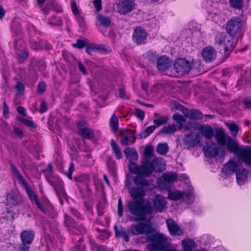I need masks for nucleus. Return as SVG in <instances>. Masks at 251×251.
Here are the masks:
<instances>
[{
    "instance_id": "obj_1",
    "label": "nucleus",
    "mask_w": 251,
    "mask_h": 251,
    "mask_svg": "<svg viewBox=\"0 0 251 251\" xmlns=\"http://www.w3.org/2000/svg\"><path fill=\"white\" fill-rule=\"evenodd\" d=\"M153 156V147L148 146L145 149L144 158L140 165H138L133 162H130L128 165L130 171L137 175L133 177V180L135 184L140 187L143 188L149 186L150 182L144 177L150 176L159 164V159L157 157L151 160Z\"/></svg>"
},
{
    "instance_id": "obj_2",
    "label": "nucleus",
    "mask_w": 251,
    "mask_h": 251,
    "mask_svg": "<svg viewBox=\"0 0 251 251\" xmlns=\"http://www.w3.org/2000/svg\"><path fill=\"white\" fill-rule=\"evenodd\" d=\"M165 199L159 195L156 196L153 200V206L149 201H146L143 203L142 201H131L127 204L128 209L132 215L135 216L129 217L130 221L139 222L144 221L148 215L154 212H162L167 209Z\"/></svg>"
},
{
    "instance_id": "obj_3",
    "label": "nucleus",
    "mask_w": 251,
    "mask_h": 251,
    "mask_svg": "<svg viewBox=\"0 0 251 251\" xmlns=\"http://www.w3.org/2000/svg\"><path fill=\"white\" fill-rule=\"evenodd\" d=\"M225 146H226L228 151L241 157L245 163L251 165V151L250 150L239 147L237 142L230 136H227Z\"/></svg>"
},
{
    "instance_id": "obj_4",
    "label": "nucleus",
    "mask_w": 251,
    "mask_h": 251,
    "mask_svg": "<svg viewBox=\"0 0 251 251\" xmlns=\"http://www.w3.org/2000/svg\"><path fill=\"white\" fill-rule=\"evenodd\" d=\"M47 180L56 192L60 203L63 204L64 200L68 201V196L65 191L63 181L58 177L54 176H48Z\"/></svg>"
},
{
    "instance_id": "obj_5",
    "label": "nucleus",
    "mask_w": 251,
    "mask_h": 251,
    "mask_svg": "<svg viewBox=\"0 0 251 251\" xmlns=\"http://www.w3.org/2000/svg\"><path fill=\"white\" fill-rule=\"evenodd\" d=\"M243 26V19L240 17H232L226 23L227 33L232 37L239 35Z\"/></svg>"
},
{
    "instance_id": "obj_6",
    "label": "nucleus",
    "mask_w": 251,
    "mask_h": 251,
    "mask_svg": "<svg viewBox=\"0 0 251 251\" xmlns=\"http://www.w3.org/2000/svg\"><path fill=\"white\" fill-rule=\"evenodd\" d=\"M150 241H152L148 246L151 251H158L166 247L167 238L160 233H155L148 236Z\"/></svg>"
},
{
    "instance_id": "obj_7",
    "label": "nucleus",
    "mask_w": 251,
    "mask_h": 251,
    "mask_svg": "<svg viewBox=\"0 0 251 251\" xmlns=\"http://www.w3.org/2000/svg\"><path fill=\"white\" fill-rule=\"evenodd\" d=\"M233 37L224 32L218 33L215 38V42L223 48L226 53L233 49L235 46Z\"/></svg>"
},
{
    "instance_id": "obj_8",
    "label": "nucleus",
    "mask_w": 251,
    "mask_h": 251,
    "mask_svg": "<svg viewBox=\"0 0 251 251\" xmlns=\"http://www.w3.org/2000/svg\"><path fill=\"white\" fill-rule=\"evenodd\" d=\"M11 167L12 174L14 177L17 179L18 182L26 189L31 201L32 202H34V201L38 199L37 196L29 189L27 182L16 166L13 164H11Z\"/></svg>"
},
{
    "instance_id": "obj_9",
    "label": "nucleus",
    "mask_w": 251,
    "mask_h": 251,
    "mask_svg": "<svg viewBox=\"0 0 251 251\" xmlns=\"http://www.w3.org/2000/svg\"><path fill=\"white\" fill-rule=\"evenodd\" d=\"M174 68L178 75H183L189 72L191 69V65L185 59L178 58L174 63Z\"/></svg>"
},
{
    "instance_id": "obj_10",
    "label": "nucleus",
    "mask_w": 251,
    "mask_h": 251,
    "mask_svg": "<svg viewBox=\"0 0 251 251\" xmlns=\"http://www.w3.org/2000/svg\"><path fill=\"white\" fill-rule=\"evenodd\" d=\"M176 173L167 172L163 174L162 178L159 181L158 185L162 189L169 190L171 187V184L174 183L177 178Z\"/></svg>"
},
{
    "instance_id": "obj_11",
    "label": "nucleus",
    "mask_w": 251,
    "mask_h": 251,
    "mask_svg": "<svg viewBox=\"0 0 251 251\" xmlns=\"http://www.w3.org/2000/svg\"><path fill=\"white\" fill-rule=\"evenodd\" d=\"M130 231L134 235L142 234H149L153 231L152 227L149 224L139 223L137 224L132 225L130 226Z\"/></svg>"
},
{
    "instance_id": "obj_12",
    "label": "nucleus",
    "mask_w": 251,
    "mask_h": 251,
    "mask_svg": "<svg viewBox=\"0 0 251 251\" xmlns=\"http://www.w3.org/2000/svg\"><path fill=\"white\" fill-rule=\"evenodd\" d=\"M147 35V32L144 28L136 26L133 32L132 40L137 45L144 44L146 43Z\"/></svg>"
},
{
    "instance_id": "obj_13",
    "label": "nucleus",
    "mask_w": 251,
    "mask_h": 251,
    "mask_svg": "<svg viewBox=\"0 0 251 251\" xmlns=\"http://www.w3.org/2000/svg\"><path fill=\"white\" fill-rule=\"evenodd\" d=\"M65 224L70 230H71L72 228L75 229L76 231L74 232L76 234H84L86 232L85 227L82 225H79L75 223L73 218L66 215H65Z\"/></svg>"
},
{
    "instance_id": "obj_14",
    "label": "nucleus",
    "mask_w": 251,
    "mask_h": 251,
    "mask_svg": "<svg viewBox=\"0 0 251 251\" xmlns=\"http://www.w3.org/2000/svg\"><path fill=\"white\" fill-rule=\"evenodd\" d=\"M134 6L132 0H120L117 4V10L120 14L126 15L133 10Z\"/></svg>"
},
{
    "instance_id": "obj_15",
    "label": "nucleus",
    "mask_w": 251,
    "mask_h": 251,
    "mask_svg": "<svg viewBox=\"0 0 251 251\" xmlns=\"http://www.w3.org/2000/svg\"><path fill=\"white\" fill-rule=\"evenodd\" d=\"M71 8L74 15L79 24V25L80 27L85 28L86 27L85 18L82 14L81 10H79L78 8L75 0H71Z\"/></svg>"
},
{
    "instance_id": "obj_16",
    "label": "nucleus",
    "mask_w": 251,
    "mask_h": 251,
    "mask_svg": "<svg viewBox=\"0 0 251 251\" xmlns=\"http://www.w3.org/2000/svg\"><path fill=\"white\" fill-rule=\"evenodd\" d=\"M201 142V137L198 134L191 132L185 135L184 144L188 148L197 146Z\"/></svg>"
},
{
    "instance_id": "obj_17",
    "label": "nucleus",
    "mask_w": 251,
    "mask_h": 251,
    "mask_svg": "<svg viewBox=\"0 0 251 251\" xmlns=\"http://www.w3.org/2000/svg\"><path fill=\"white\" fill-rule=\"evenodd\" d=\"M129 193L134 200L133 201H142L144 203L146 201L142 200L146 195V190L142 187L134 186L129 188Z\"/></svg>"
},
{
    "instance_id": "obj_18",
    "label": "nucleus",
    "mask_w": 251,
    "mask_h": 251,
    "mask_svg": "<svg viewBox=\"0 0 251 251\" xmlns=\"http://www.w3.org/2000/svg\"><path fill=\"white\" fill-rule=\"evenodd\" d=\"M85 123L83 121H80L77 124L78 128V134L82 137L90 139L94 137V134L92 129L85 127Z\"/></svg>"
},
{
    "instance_id": "obj_19",
    "label": "nucleus",
    "mask_w": 251,
    "mask_h": 251,
    "mask_svg": "<svg viewBox=\"0 0 251 251\" xmlns=\"http://www.w3.org/2000/svg\"><path fill=\"white\" fill-rule=\"evenodd\" d=\"M203 150L206 157L213 158L217 156L221 149L215 143H212L210 145H204Z\"/></svg>"
},
{
    "instance_id": "obj_20",
    "label": "nucleus",
    "mask_w": 251,
    "mask_h": 251,
    "mask_svg": "<svg viewBox=\"0 0 251 251\" xmlns=\"http://www.w3.org/2000/svg\"><path fill=\"white\" fill-rule=\"evenodd\" d=\"M216 51L211 47L204 48L201 51V56L207 62L213 61L216 57Z\"/></svg>"
},
{
    "instance_id": "obj_21",
    "label": "nucleus",
    "mask_w": 251,
    "mask_h": 251,
    "mask_svg": "<svg viewBox=\"0 0 251 251\" xmlns=\"http://www.w3.org/2000/svg\"><path fill=\"white\" fill-rule=\"evenodd\" d=\"M166 224L170 233L172 236H180L183 234L182 229L179 227L176 222L172 218L166 221Z\"/></svg>"
},
{
    "instance_id": "obj_22",
    "label": "nucleus",
    "mask_w": 251,
    "mask_h": 251,
    "mask_svg": "<svg viewBox=\"0 0 251 251\" xmlns=\"http://www.w3.org/2000/svg\"><path fill=\"white\" fill-rule=\"evenodd\" d=\"M172 60L165 56L160 57L156 63V66L159 71L164 72L171 67Z\"/></svg>"
},
{
    "instance_id": "obj_23",
    "label": "nucleus",
    "mask_w": 251,
    "mask_h": 251,
    "mask_svg": "<svg viewBox=\"0 0 251 251\" xmlns=\"http://www.w3.org/2000/svg\"><path fill=\"white\" fill-rule=\"evenodd\" d=\"M20 238L23 244L30 245L34 238V232L32 230H25L20 234Z\"/></svg>"
},
{
    "instance_id": "obj_24",
    "label": "nucleus",
    "mask_w": 251,
    "mask_h": 251,
    "mask_svg": "<svg viewBox=\"0 0 251 251\" xmlns=\"http://www.w3.org/2000/svg\"><path fill=\"white\" fill-rule=\"evenodd\" d=\"M6 201L10 206H16L21 201V197L17 193L11 191L7 194Z\"/></svg>"
},
{
    "instance_id": "obj_25",
    "label": "nucleus",
    "mask_w": 251,
    "mask_h": 251,
    "mask_svg": "<svg viewBox=\"0 0 251 251\" xmlns=\"http://www.w3.org/2000/svg\"><path fill=\"white\" fill-rule=\"evenodd\" d=\"M215 138L219 145L224 146L227 139V136L225 134L223 129L218 128L215 129Z\"/></svg>"
},
{
    "instance_id": "obj_26",
    "label": "nucleus",
    "mask_w": 251,
    "mask_h": 251,
    "mask_svg": "<svg viewBox=\"0 0 251 251\" xmlns=\"http://www.w3.org/2000/svg\"><path fill=\"white\" fill-rule=\"evenodd\" d=\"M235 173L237 183L240 185L244 184L248 178V171L246 169H239Z\"/></svg>"
},
{
    "instance_id": "obj_27",
    "label": "nucleus",
    "mask_w": 251,
    "mask_h": 251,
    "mask_svg": "<svg viewBox=\"0 0 251 251\" xmlns=\"http://www.w3.org/2000/svg\"><path fill=\"white\" fill-rule=\"evenodd\" d=\"M205 138L209 139H212L214 135V131L210 126L201 125L197 128Z\"/></svg>"
},
{
    "instance_id": "obj_28",
    "label": "nucleus",
    "mask_w": 251,
    "mask_h": 251,
    "mask_svg": "<svg viewBox=\"0 0 251 251\" xmlns=\"http://www.w3.org/2000/svg\"><path fill=\"white\" fill-rule=\"evenodd\" d=\"M237 168V163L234 161L230 160L224 165L223 170L226 174H233L235 172Z\"/></svg>"
},
{
    "instance_id": "obj_29",
    "label": "nucleus",
    "mask_w": 251,
    "mask_h": 251,
    "mask_svg": "<svg viewBox=\"0 0 251 251\" xmlns=\"http://www.w3.org/2000/svg\"><path fill=\"white\" fill-rule=\"evenodd\" d=\"M186 117L191 119H199L202 118V114L198 109L189 110L185 109L183 111Z\"/></svg>"
},
{
    "instance_id": "obj_30",
    "label": "nucleus",
    "mask_w": 251,
    "mask_h": 251,
    "mask_svg": "<svg viewBox=\"0 0 251 251\" xmlns=\"http://www.w3.org/2000/svg\"><path fill=\"white\" fill-rule=\"evenodd\" d=\"M114 230L116 238L123 237L126 242L129 241V236L126 231V229L123 227H121L120 228L118 227L116 225L114 226Z\"/></svg>"
},
{
    "instance_id": "obj_31",
    "label": "nucleus",
    "mask_w": 251,
    "mask_h": 251,
    "mask_svg": "<svg viewBox=\"0 0 251 251\" xmlns=\"http://www.w3.org/2000/svg\"><path fill=\"white\" fill-rule=\"evenodd\" d=\"M124 153L126 155L127 159L131 161L137 160L138 158V153L137 151L133 148H127L126 149L124 150ZM130 162H131V161Z\"/></svg>"
},
{
    "instance_id": "obj_32",
    "label": "nucleus",
    "mask_w": 251,
    "mask_h": 251,
    "mask_svg": "<svg viewBox=\"0 0 251 251\" xmlns=\"http://www.w3.org/2000/svg\"><path fill=\"white\" fill-rule=\"evenodd\" d=\"M97 19L105 27L109 26L111 23V20L109 17L104 16L99 13L97 15Z\"/></svg>"
},
{
    "instance_id": "obj_33",
    "label": "nucleus",
    "mask_w": 251,
    "mask_h": 251,
    "mask_svg": "<svg viewBox=\"0 0 251 251\" xmlns=\"http://www.w3.org/2000/svg\"><path fill=\"white\" fill-rule=\"evenodd\" d=\"M195 242L190 239H185L182 241V245L185 251H191L195 248Z\"/></svg>"
},
{
    "instance_id": "obj_34",
    "label": "nucleus",
    "mask_w": 251,
    "mask_h": 251,
    "mask_svg": "<svg viewBox=\"0 0 251 251\" xmlns=\"http://www.w3.org/2000/svg\"><path fill=\"white\" fill-rule=\"evenodd\" d=\"M169 146L167 143H159L156 147V152L162 155H164L167 153L169 151Z\"/></svg>"
},
{
    "instance_id": "obj_35",
    "label": "nucleus",
    "mask_w": 251,
    "mask_h": 251,
    "mask_svg": "<svg viewBox=\"0 0 251 251\" xmlns=\"http://www.w3.org/2000/svg\"><path fill=\"white\" fill-rule=\"evenodd\" d=\"M177 130V126L175 124L163 126L160 129V132L165 134H173Z\"/></svg>"
},
{
    "instance_id": "obj_36",
    "label": "nucleus",
    "mask_w": 251,
    "mask_h": 251,
    "mask_svg": "<svg viewBox=\"0 0 251 251\" xmlns=\"http://www.w3.org/2000/svg\"><path fill=\"white\" fill-rule=\"evenodd\" d=\"M111 146L112 150L114 153L116 158L120 159L122 158V155L119 146L117 144L114 139L111 140Z\"/></svg>"
},
{
    "instance_id": "obj_37",
    "label": "nucleus",
    "mask_w": 251,
    "mask_h": 251,
    "mask_svg": "<svg viewBox=\"0 0 251 251\" xmlns=\"http://www.w3.org/2000/svg\"><path fill=\"white\" fill-rule=\"evenodd\" d=\"M183 197V193L178 190L170 191L168 194V198L173 201L178 200Z\"/></svg>"
},
{
    "instance_id": "obj_38",
    "label": "nucleus",
    "mask_w": 251,
    "mask_h": 251,
    "mask_svg": "<svg viewBox=\"0 0 251 251\" xmlns=\"http://www.w3.org/2000/svg\"><path fill=\"white\" fill-rule=\"evenodd\" d=\"M110 125L114 132H116L118 129L119 122L115 114L112 116L110 121Z\"/></svg>"
},
{
    "instance_id": "obj_39",
    "label": "nucleus",
    "mask_w": 251,
    "mask_h": 251,
    "mask_svg": "<svg viewBox=\"0 0 251 251\" xmlns=\"http://www.w3.org/2000/svg\"><path fill=\"white\" fill-rule=\"evenodd\" d=\"M146 58L151 63H154L159 58L155 52L152 51H149L146 54Z\"/></svg>"
},
{
    "instance_id": "obj_40",
    "label": "nucleus",
    "mask_w": 251,
    "mask_h": 251,
    "mask_svg": "<svg viewBox=\"0 0 251 251\" xmlns=\"http://www.w3.org/2000/svg\"><path fill=\"white\" fill-rule=\"evenodd\" d=\"M87 43V41L86 39H78L76 40V42L75 43L73 44L72 46L74 48L81 49L84 48L86 46Z\"/></svg>"
},
{
    "instance_id": "obj_41",
    "label": "nucleus",
    "mask_w": 251,
    "mask_h": 251,
    "mask_svg": "<svg viewBox=\"0 0 251 251\" xmlns=\"http://www.w3.org/2000/svg\"><path fill=\"white\" fill-rule=\"evenodd\" d=\"M168 121V118L167 116H162L157 119H154L153 123L156 126H159L166 124Z\"/></svg>"
},
{
    "instance_id": "obj_42",
    "label": "nucleus",
    "mask_w": 251,
    "mask_h": 251,
    "mask_svg": "<svg viewBox=\"0 0 251 251\" xmlns=\"http://www.w3.org/2000/svg\"><path fill=\"white\" fill-rule=\"evenodd\" d=\"M227 126L230 130L232 135L234 136H236L239 130L238 126L235 123H228L227 124Z\"/></svg>"
},
{
    "instance_id": "obj_43",
    "label": "nucleus",
    "mask_w": 251,
    "mask_h": 251,
    "mask_svg": "<svg viewBox=\"0 0 251 251\" xmlns=\"http://www.w3.org/2000/svg\"><path fill=\"white\" fill-rule=\"evenodd\" d=\"M231 6L236 9H241L244 5L242 0H229Z\"/></svg>"
},
{
    "instance_id": "obj_44",
    "label": "nucleus",
    "mask_w": 251,
    "mask_h": 251,
    "mask_svg": "<svg viewBox=\"0 0 251 251\" xmlns=\"http://www.w3.org/2000/svg\"><path fill=\"white\" fill-rule=\"evenodd\" d=\"M62 23V20L59 17L57 18L55 15L52 16L49 21L50 25L54 26L61 25Z\"/></svg>"
},
{
    "instance_id": "obj_45",
    "label": "nucleus",
    "mask_w": 251,
    "mask_h": 251,
    "mask_svg": "<svg viewBox=\"0 0 251 251\" xmlns=\"http://www.w3.org/2000/svg\"><path fill=\"white\" fill-rule=\"evenodd\" d=\"M156 128V126H151L146 128L145 131L144 132V135L140 134L139 136L141 138L144 137L146 138L148 137Z\"/></svg>"
},
{
    "instance_id": "obj_46",
    "label": "nucleus",
    "mask_w": 251,
    "mask_h": 251,
    "mask_svg": "<svg viewBox=\"0 0 251 251\" xmlns=\"http://www.w3.org/2000/svg\"><path fill=\"white\" fill-rule=\"evenodd\" d=\"M74 179L77 182L80 183H83L85 185L86 183H89L90 178L88 176L84 175L77 177H75Z\"/></svg>"
},
{
    "instance_id": "obj_47",
    "label": "nucleus",
    "mask_w": 251,
    "mask_h": 251,
    "mask_svg": "<svg viewBox=\"0 0 251 251\" xmlns=\"http://www.w3.org/2000/svg\"><path fill=\"white\" fill-rule=\"evenodd\" d=\"M117 210L119 216L122 217L123 216L124 207L121 197L118 198Z\"/></svg>"
},
{
    "instance_id": "obj_48",
    "label": "nucleus",
    "mask_w": 251,
    "mask_h": 251,
    "mask_svg": "<svg viewBox=\"0 0 251 251\" xmlns=\"http://www.w3.org/2000/svg\"><path fill=\"white\" fill-rule=\"evenodd\" d=\"M172 118L177 123H184L186 121L185 117L179 114H174Z\"/></svg>"
},
{
    "instance_id": "obj_49",
    "label": "nucleus",
    "mask_w": 251,
    "mask_h": 251,
    "mask_svg": "<svg viewBox=\"0 0 251 251\" xmlns=\"http://www.w3.org/2000/svg\"><path fill=\"white\" fill-rule=\"evenodd\" d=\"M85 47L86 52L88 54L92 55L94 51L96 50V48H97V45L94 44H89L88 43Z\"/></svg>"
},
{
    "instance_id": "obj_50",
    "label": "nucleus",
    "mask_w": 251,
    "mask_h": 251,
    "mask_svg": "<svg viewBox=\"0 0 251 251\" xmlns=\"http://www.w3.org/2000/svg\"><path fill=\"white\" fill-rule=\"evenodd\" d=\"M183 193V197L182 199L187 202H190L191 198L193 196L192 193L190 191H186L182 192Z\"/></svg>"
},
{
    "instance_id": "obj_51",
    "label": "nucleus",
    "mask_w": 251,
    "mask_h": 251,
    "mask_svg": "<svg viewBox=\"0 0 251 251\" xmlns=\"http://www.w3.org/2000/svg\"><path fill=\"white\" fill-rule=\"evenodd\" d=\"M71 213L74 216L76 217L79 220H83V216L81 214V213L75 208L74 207L70 208Z\"/></svg>"
},
{
    "instance_id": "obj_52",
    "label": "nucleus",
    "mask_w": 251,
    "mask_h": 251,
    "mask_svg": "<svg viewBox=\"0 0 251 251\" xmlns=\"http://www.w3.org/2000/svg\"><path fill=\"white\" fill-rule=\"evenodd\" d=\"M91 245L92 247L96 249L98 251H108L105 247L101 245H99L94 241L91 242Z\"/></svg>"
},
{
    "instance_id": "obj_53",
    "label": "nucleus",
    "mask_w": 251,
    "mask_h": 251,
    "mask_svg": "<svg viewBox=\"0 0 251 251\" xmlns=\"http://www.w3.org/2000/svg\"><path fill=\"white\" fill-rule=\"evenodd\" d=\"M12 29L16 35L20 34L22 31L20 25L16 23L12 25Z\"/></svg>"
},
{
    "instance_id": "obj_54",
    "label": "nucleus",
    "mask_w": 251,
    "mask_h": 251,
    "mask_svg": "<svg viewBox=\"0 0 251 251\" xmlns=\"http://www.w3.org/2000/svg\"><path fill=\"white\" fill-rule=\"evenodd\" d=\"M20 121L22 123L25 124L26 126L29 127L35 128V125L32 121L30 120L25 118H22L21 119Z\"/></svg>"
},
{
    "instance_id": "obj_55",
    "label": "nucleus",
    "mask_w": 251,
    "mask_h": 251,
    "mask_svg": "<svg viewBox=\"0 0 251 251\" xmlns=\"http://www.w3.org/2000/svg\"><path fill=\"white\" fill-rule=\"evenodd\" d=\"M74 164L73 163L71 162L70 164V166L68 172L65 173V175L70 179H72V174L74 171Z\"/></svg>"
},
{
    "instance_id": "obj_56",
    "label": "nucleus",
    "mask_w": 251,
    "mask_h": 251,
    "mask_svg": "<svg viewBox=\"0 0 251 251\" xmlns=\"http://www.w3.org/2000/svg\"><path fill=\"white\" fill-rule=\"evenodd\" d=\"M15 88L17 90L19 94H22L25 90V86L22 82H18L15 86Z\"/></svg>"
},
{
    "instance_id": "obj_57",
    "label": "nucleus",
    "mask_w": 251,
    "mask_h": 251,
    "mask_svg": "<svg viewBox=\"0 0 251 251\" xmlns=\"http://www.w3.org/2000/svg\"><path fill=\"white\" fill-rule=\"evenodd\" d=\"M135 114L138 119L141 120H143L144 119L145 114L143 110L139 109H135Z\"/></svg>"
},
{
    "instance_id": "obj_58",
    "label": "nucleus",
    "mask_w": 251,
    "mask_h": 251,
    "mask_svg": "<svg viewBox=\"0 0 251 251\" xmlns=\"http://www.w3.org/2000/svg\"><path fill=\"white\" fill-rule=\"evenodd\" d=\"M78 68L79 71L81 72L83 75H87L88 73L87 69L81 61H79L78 63Z\"/></svg>"
},
{
    "instance_id": "obj_59",
    "label": "nucleus",
    "mask_w": 251,
    "mask_h": 251,
    "mask_svg": "<svg viewBox=\"0 0 251 251\" xmlns=\"http://www.w3.org/2000/svg\"><path fill=\"white\" fill-rule=\"evenodd\" d=\"M119 97L122 99H128L130 97L126 94L125 89L123 88H121L119 91Z\"/></svg>"
},
{
    "instance_id": "obj_60",
    "label": "nucleus",
    "mask_w": 251,
    "mask_h": 251,
    "mask_svg": "<svg viewBox=\"0 0 251 251\" xmlns=\"http://www.w3.org/2000/svg\"><path fill=\"white\" fill-rule=\"evenodd\" d=\"M83 240L82 238H80L79 240V243L76 245V250L77 251H84L85 250V247L84 244H81L80 242H81Z\"/></svg>"
},
{
    "instance_id": "obj_61",
    "label": "nucleus",
    "mask_w": 251,
    "mask_h": 251,
    "mask_svg": "<svg viewBox=\"0 0 251 251\" xmlns=\"http://www.w3.org/2000/svg\"><path fill=\"white\" fill-rule=\"evenodd\" d=\"M37 90L39 93H43L46 90V84L44 82H40L38 85Z\"/></svg>"
},
{
    "instance_id": "obj_62",
    "label": "nucleus",
    "mask_w": 251,
    "mask_h": 251,
    "mask_svg": "<svg viewBox=\"0 0 251 251\" xmlns=\"http://www.w3.org/2000/svg\"><path fill=\"white\" fill-rule=\"evenodd\" d=\"M93 4L95 5L97 11H99L101 9L102 5L101 0H94Z\"/></svg>"
},
{
    "instance_id": "obj_63",
    "label": "nucleus",
    "mask_w": 251,
    "mask_h": 251,
    "mask_svg": "<svg viewBox=\"0 0 251 251\" xmlns=\"http://www.w3.org/2000/svg\"><path fill=\"white\" fill-rule=\"evenodd\" d=\"M30 47L34 50H37L40 48V46L39 44L35 41L31 40L30 41Z\"/></svg>"
},
{
    "instance_id": "obj_64",
    "label": "nucleus",
    "mask_w": 251,
    "mask_h": 251,
    "mask_svg": "<svg viewBox=\"0 0 251 251\" xmlns=\"http://www.w3.org/2000/svg\"><path fill=\"white\" fill-rule=\"evenodd\" d=\"M29 245L22 243V245L19 246L18 251H29Z\"/></svg>"
}]
</instances>
